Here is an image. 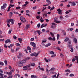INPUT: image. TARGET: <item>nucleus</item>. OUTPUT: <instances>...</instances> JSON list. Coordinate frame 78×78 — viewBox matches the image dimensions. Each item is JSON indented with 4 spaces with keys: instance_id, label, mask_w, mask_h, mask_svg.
Wrapping results in <instances>:
<instances>
[{
    "instance_id": "23",
    "label": "nucleus",
    "mask_w": 78,
    "mask_h": 78,
    "mask_svg": "<svg viewBox=\"0 0 78 78\" xmlns=\"http://www.w3.org/2000/svg\"><path fill=\"white\" fill-rule=\"evenodd\" d=\"M46 1L48 2V4H51V2H50V1L49 0H46Z\"/></svg>"
},
{
    "instance_id": "34",
    "label": "nucleus",
    "mask_w": 78,
    "mask_h": 78,
    "mask_svg": "<svg viewBox=\"0 0 78 78\" xmlns=\"http://www.w3.org/2000/svg\"><path fill=\"white\" fill-rule=\"evenodd\" d=\"M11 31H12V30L11 29L9 30L8 32L9 34H11Z\"/></svg>"
},
{
    "instance_id": "38",
    "label": "nucleus",
    "mask_w": 78,
    "mask_h": 78,
    "mask_svg": "<svg viewBox=\"0 0 78 78\" xmlns=\"http://www.w3.org/2000/svg\"><path fill=\"white\" fill-rule=\"evenodd\" d=\"M70 51L71 52H73V48L72 47H71V49L70 50Z\"/></svg>"
},
{
    "instance_id": "51",
    "label": "nucleus",
    "mask_w": 78,
    "mask_h": 78,
    "mask_svg": "<svg viewBox=\"0 0 78 78\" xmlns=\"http://www.w3.org/2000/svg\"><path fill=\"white\" fill-rule=\"evenodd\" d=\"M70 76H74V74H71L70 75Z\"/></svg>"
},
{
    "instance_id": "13",
    "label": "nucleus",
    "mask_w": 78,
    "mask_h": 78,
    "mask_svg": "<svg viewBox=\"0 0 78 78\" xmlns=\"http://www.w3.org/2000/svg\"><path fill=\"white\" fill-rule=\"evenodd\" d=\"M73 41L74 42H75V43L76 44L77 43V40L76 39V38H74L73 39Z\"/></svg>"
},
{
    "instance_id": "9",
    "label": "nucleus",
    "mask_w": 78,
    "mask_h": 78,
    "mask_svg": "<svg viewBox=\"0 0 78 78\" xmlns=\"http://www.w3.org/2000/svg\"><path fill=\"white\" fill-rule=\"evenodd\" d=\"M5 44H7L9 42H11V41L9 39H8L5 41Z\"/></svg>"
},
{
    "instance_id": "21",
    "label": "nucleus",
    "mask_w": 78,
    "mask_h": 78,
    "mask_svg": "<svg viewBox=\"0 0 78 78\" xmlns=\"http://www.w3.org/2000/svg\"><path fill=\"white\" fill-rule=\"evenodd\" d=\"M54 70H55V68H52L49 70V71H54Z\"/></svg>"
},
{
    "instance_id": "64",
    "label": "nucleus",
    "mask_w": 78,
    "mask_h": 78,
    "mask_svg": "<svg viewBox=\"0 0 78 78\" xmlns=\"http://www.w3.org/2000/svg\"><path fill=\"white\" fill-rule=\"evenodd\" d=\"M76 33H78V29H76Z\"/></svg>"
},
{
    "instance_id": "5",
    "label": "nucleus",
    "mask_w": 78,
    "mask_h": 78,
    "mask_svg": "<svg viewBox=\"0 0 78 78\" xmlns=\"http://www.w3.org/2000/svg\"><path fill=\"white\" fill-rule=\"evenodd\" d=\"M20 20H21L22 22H23V23L25 22H26V20H25V18L23 17V16H21L20 17Z\"/></svg>"
},
{
    "instance_id": "31",
    "label": "nucleus",
    "mask_w": 78,
    "mask_h": 78,
    "mask_svg": "<svg viewBox=\"0 0 78 78\" xmlns=\"http://www.w3.org/2000/svg\"><path fill=\"white\" fill-rule=\"evenodd\" d=\"M16 45L17 47H19V46H20V44H19V43H16Z\"/></svg>"
},
{
    "instance_id": "4",
    "label": "nucleus",
    "mask_w": 78,
    "mask_h": 78,
    "mask_svg": "<svg viewBox=\"0 0 78 78\" xmlns=\"http://www.w3.org/2000/svg\"><path fill=\"white\" fill-rule=\"evenodd\" d=\"M6 6H7V4L6 3L4 4L3 5L1 6V9H5Z\"/></svg>"
},
{
    "instance_id": "19",
    "label": "nucleus",
    "mask_w": 78,
    "mask_h": 78,
    "mask_svg": "<svg viewBox=\"0 0 78 78\" xmlns=\"http://www.w3.org/2000/svg\"><path fill=\"white\" fill-rule=\"evenodd\" d=\"M13 14V13L12 12H10V13L9 14V16L10 17H12V15Z\"/></svg>"
},
{
    "instance_id": "57",
    "label": "nucleus",
    "mask_w": 78,
    "mask_h": 78,
    "mask_svg": "<svg viewBox=\"0 0 78 78\" xmlns=\"http://www.w3.org/2000/svg\"><path fill=\"white\" fill-rule=\"evenodd\" d=\"M4 47L5 48H8V46H6V44H5L4 45Z\"/></svg>"
},
{
    "instance_id": "16",
    "label": "nucleus",
    "mask_w": 78,
    "mask_h": 78,
    "mask_svg": "<svg viewBox=\"0 0 78 78\" xmlns=\"http://www.w3.org/2000/svg\"><path fill=\"white\" fill-rule=\"evenodd\" d=\"M49 53H50V54H51V55H53L54 54H55V52H54V51H49Z\"/></svg>"
},
{
    "instance_id": "42",
    "label": "nucleus",
    "mask_w": 78,
    "mask_h": 78,
    "mask_svg": "<svg viewBox=\"0 0 78 78\" xmlns=\"http://www.w3.org/2000/svg\"><path fill=\"white\" fill-rule=\"evenodd\" d=\"M29 28V25H27L26 26V29H28Z\"/></svg>"
},
{
    "instance_id": "53",
    "label": "nucleus",
    "mask_w": 78,
    "mask_h": 78,
    "mask_svg": "<svg viewBox=\"0 0 78 78\" xmlns=\"http://www.w3.org/2000/svg\"><path fill=\"white\" fill-rule=\"evenodd\" d=\"M9 6L11 7H13V6H14V5L10 4Z\"/></svg>"
},
{
    "instance_id": "35",
    "label": "nucleus",
    "mask_w": 78,
    "mask_h": 78,
    "mask_svg": "<svg viewBox=\"0 0 78 78\" xmlns=\"http://www.w3.org/2000/svg\"><path fill=\"white\" fill-rule=\"evenodd\" d=\"M3 75H4L3 74L0 73V76H1V77H3Z\"/></svg>"
},
{
    "instance_id": "27",
    "label": "nucleus",
    "mask_w": 78,
    "mask_h": 78,
    "mask_svg": "<svg viewBox=\"0 0 78 78\" xmlns=\"http://www.w3.org/2000/svg\"><path fill=\"white\" fill-rule=\"evenodd\" d=\"M69 40V38H66L65 40V42H67V41H68Z\"/></svg>"
},
{
    "instance_id": "20",
    "label": "nucleus",
    "mask_w": 78,
    "mask_h": 78,
    "mask_svg": "<svg viewBox=\"0 0 78 78\" xmlns=\"http://www.w3.org/2000/svg\"><path fill=\"white\" fill-rule=\"evenodd\" d=\"M31 66H35V63H34L32 62L30 64Z\"/></svg>"
},
{
    "instance_id": "17",
    "label": "nucleus",
    "mask_w": 78,
    "mask_h": 78,
    "mask_svg": "<svg viewBox=\"0 0 78 78\" xmlns=\"http://www.w3.org/2000/svg\"><path fill=\"white\" fill-rule=\"evenodd\" d=\"M36 55V53H33L30 54V56H34Z\"/></svg>"
},
{
    "instance_id": "22",
    "label": "nucleus",
    "mask_w": 78,
    "mask_h": 78,
    "mask_svg": "<svg viewBox=\"0 0 78 78\" xmlns=\"http://www.w3.org/2000/svg\"><path fill=\"white\" fill-rule=\"evenodd\" d=\"M18 40H19L20 42L22 44V42H21V41H22V39L21 38H19L18 39Z\"/></svg>"
},
{
    "instance_id": "6",
    "label": "nucleus",
    "mask_w": 78,
    "mask_h": 78,
    "mask_svg": "<svg viewBox=\"0 0 78 78\" xmlns=\"http://www.w3.org/2000/svg\"><path fill=\"white\" fill-rule=\"evenodd\" d=\"M18 65L19 67H22V66H23V63H22V61H20L18 64Z\"/></svg>"
},
{
    "instance_id": "10",
    "label": "nucleus",
    "mask_w": 78,
    "mask_h": 78,
    "mask_svg": "<svg viewBox=\"0 0 78 78\" xmlns=\"http://www.w3.org/2000/svg\"><path fill=\"white\" fill-rule=\"evenodd\" d=\"M55 25H56V24H55V23H52V25L51 26V28H54V27H55Z\"/></svg>"
},
{
    "instance_id": "2",
    "label": "nucleus",
    "mask_w": 78,
    "mask_h": 78,
    "mask_svg": "<svg viewBox=\"0 0 78 78\" xmlns=\"http://www.w3.org/2000/svg\"><path fill=\"white\" fill-rule=\"evenodd\" d=\"M75 58H73L72 59V62H75V60H76L77 61V62L78 63V56H75Z\"/></svg>"
},
{
    "instance_id": "59",
    "label": "nucleus",
    "mask_w": 78,
    "mask_h": 78,
    "mask_svg": "<svg viewBox=\"0 0 78 78\" xmlns=\"http://www.w3.org/2000/svg\"><path fill=\"white\" fill-rule=\"evenodd\" d=\"M45 60V61L46 62H48V60H47V59L46 58L44 59Z\"/></svg>"
},
{
    "instance_id": "40",
    "label": "nucleus",
    "mask_w": 78,
    "mask_h": 78,
    "mask_svg": "<svg viewBox=\"0 0 78 78\" xmlns=\"http://www.w3.org/2000/svg\"><path fill=\"white\" fill-rule=\"evenodd\" d=\"M40 26H41V24H40V23H38L37 25V26L38 28H40Z\"/></svg>"
},
{
    "instance_id": "60",
    "label": "nucleus",
    "mask_w": 78,
    "mask_h": 78,
    "mask_svg": "<svg viewBox=\"0 0 78 78\" xmlns=\"http://www.w3.org/2000/svg\"><path fill=\"white\" fill-rule=\"evenodd\" d=\"M10 47H12V46H13V45H14V44H10Z\"/></svg>"
},
{
    "instance_id": "30",
    "label": "nucleus",
    "mask_w": 78,
    "mask_h": 78,
    "mask_svg": "<svg viewBox=\"0 0 78 78\" xmlns=\"http://www.w3.org/2000/svg\"><path fill=\"white\" fill-rule=\"evenodd\" d=\"M43 27H45L44 24H42L41 26V28H43Z\"/></svg>"
},
{
    "instance_id": "43",
    "label": "nucleus",
    "mask_w": 78,
    "mask_h": 78,
    "mask_svg": "<svg viewBox=\"0 0 78 78\" xmlns=\"http://www.w3.org/2000/svg\"><path fill=\"white\" fill-rule=\"evenodd\" d=\"M13 39H17V37H16V35H14L13 36Z\"/></svg>"
},
{
    "instance_id": "41",
    "label": "nucleus",
    "mask_w": 78,
    "mask_h": 78,
    "mask_svg": "<svg viewBox=\"0 0 78 78\" xmlns=\"http://www.w3.org/2000/svg\"><path fill=\"white\" fill-rule=\"evenodd\" d=\"M48 39L50 41H52V38L51 37H49L48 38Z\"/></svg>"
},
{
    "instance_id": "62",
    "label": "nucleus",
    "mask_w": 78,
    "mask_h": 78,
    "mask_svg": "<svg viewBox=\"0 0 78 78\" xmlns=\"http://www.w3.org/2000/svg\"><path fill=\"white\" fill-rule=\"evenodd\" d=\"M12 76H10L8 77L7 78H12Z\"/></svg>"
},
{
    "instance_id": "55",
    "label": "nucleus",
    "mask_w": 78,
    "mask_h": 78,
    "mask_svg": "<svg viewBox=\"0 0 78 78\" xmlns=\"http://www.w3.org/2000/svg\"><path fill=\"white\" fill-rule=\"evenodd\" d=\"M40 69L41 70H44V69L42 68H40Z\"/></svg>"
},
{
    "instance_id": "48",
    "label": "nucleus",
    "mask_w": 78,
    "mask_h": 78,
    "mask_svg": "<svg viewBox=\"0 0 78 78\" xmlns=\"http://www.w3.org/2000/svg\"><path fill=\"white\" fill-rule=\"evenodd\" d=\"M50 34H51V35H52V37H54L55 36L54 35V34H53V33H52L51 32V33H50Z\"/></svg>"
},
{
    "instance_id": "28",
    "label": "nucleus",
    "mask_w": 78,
    "mask_h": 78,
    "mask_svg": "<svg viewBox=\"0 0 78 78\" xmlns=\"http://www.w3.org/2000/svg\"><path fill=\"white\" fill-rule=\"evenodd\" d=\"M7 74H8V75H9V76L11 75H12V73H10L9 72H8Z\"/></svg>"
},
{
    "instance_id": "12",
    "label": "nucleus",
    "mask_w": 78,
    "mask_h": 78,
    "mask_svg": "<svg viewBox=\"0 0 78 78\" xmlns=\"http://www.w3.org/2000/svg\"><path fill=\"white\" fill-rule=\"evenodd\" d=\"M57 11H58V14H60L62 12V10H61V9H57Z\"/></svg>"
},
{
    "instance_id": "56",
    "label": "nucleus",
    "mask_w": 78,
    "mask_h": 78,
    "mask_svg": "<svg viewBox=\"0 0 78 78\" xmlns=\"http://www.w3.org/2000/svg\"><path fill=\"white\" fill-rule=\"evenodd\" d=\"M14 14H19V13L17 12H14Z\"/></svg>"
},
{
    "instance_id": "47",
    "label": "nucleus",
    "mask_w": 78,
    "mask_h": 78,
    "mask_svg": "<svg viewBox=\"0 0 78 78\" xmlns=\"http://www.w3.org/2000/svg\"><path fill=\"white\" fill-rule=\"evenodd\" d=\"M47 42V41H46V40L42 41V43H45V42Z\"/></svg>"
},
{
    "instance_id": "14",
    "label": "nucleus",
    "mask_w": 78,
    "mask_h": 78,
    "mask_svg": "<svg viewBox=\"0 0 78 78\" xmlns=\"http://www.w3.org/2000/svg\"><path fill=\"white\" fill-rule=\"evenodd\" d=\"M23 64H25L27 62L26 59H23V60L21 61Z\"/></svg>"
},
{
    "instance_id": "54",
    "label": "nucleus",
    "mask_w": 78,
    "mask_h": 78,
    "mask_svg": "<svg viewBox=\"0 0 78 78\" xmlns=\"http://www.w3.org/2000/svg\"><path fill=\"white\" fill-rule=\"evenodd\" d=\"M34 77V75H31V78H33Z\"/></svg>"
},
{
    "instance_id": "46",
    "label": "nucleus",
    "mask_w": 78,
    "mask_h": 78,
    "mask_svg": "<svg viewBox=\"0 0 78 78\" xmlns=\"http://www.w3.org/2000/svg\"><path fill=\"white\" fill-rule=\"evenodd\" d=\"M16 9H20V7L19 6L16 7Z\"/></svg>"
},
{
    "instance_id": "26",
    "label": "nucleus",
    "mask_w": 78,
    "mask_h": 78,
    "mask_svg": "<svg viewBox=\"0 0 78 78\" xmlns=\"http://www.w3.org/2000/svg\"><path fill=\"white\" fill-rule=\"evenodd\" d=\"M0 65L2 66H4V63L2 62H0Z\"/></svg>"
},
{
    "instance_id": "44",
    "label": "nucleus",
    "mask_w": 78,
    "mask_h": 78,
    "mask_svg": "<svg viewBox=\"0 0 78 78\" xmlns=\"http://www.w3.org/2000/svg\"><path fill=\"white\" fill-rule=\"evenodd\" d=\"M34 37L30 39L31 41H34Z\"/></svg>"
},
{
    "instance_id": "24",
    "label": "nucleus",
    "mask_w": 78,
    "mask_h": 78,
    "mask_svg": "<svg viewBox=\"0 0 78 78\" xmlns=\"http://www.w3.org/2000/svg\"><path fill=\"white\" fill-rule=\"evenodd\" d=\"M75 5H76V4L75 2L73 3L71 5V6H75Z\"/></svg>"
},
{
    "instance_id": "7",
    "label": "nucleus",
    "mask_w": 78,
    "mask_h": 78,
    "mask_svg": "<svg viewBox=\"0 0 78 78\" xmlns=\"http://www.w3.org/2000/svg\"><path fill=\"white\" fill-rule=\"evenodd\" d=\"M27 66L28 70H30L32 69V68H31V65L30 64L27 65Z\"/></svg>"
},
{
    "instance_id": "61",
    "label": "nucleus",
    "mask_w": 78,
    "mask_h": 78,
    "mask_svg": "<svg viewBox=\"0 0 78 78\" xmlns=\"http://www.w3.org/2000/svg\"><path fill=\"white\" fill-rule=\"evenodd\" d=\"M52 41H55V37H54L53 38H52Z\"/></svg>"
},
{
    "instance_id": "37",
    "label": "nucleus",
    "mask_w": 78,
    "mask_h": 78,
    "mask_svg": "<svg viewBox=\"0 0 78 78\" xmlns=\"http://www.w3.org/2000/svg\"><path fill=\"white\" fill-rule=\"evenodd\" d=\"M46 72H47V75H48V73H48V69H46Z\"/></svg>"
},
{
    "instance_id": "49",
    "label": "nucleus",
    "mask_w": 78,
    "mask_h": 78,
    "mask_svg": "<svg viewBox=\"0 0 78 78\" xmlns=\"http://www.w3.org/2000/svg\"><path fill=\"white\" fill-rule=\"evenodd\" d=\"M57 50H60V51H61V50L60 48L58 47H57Z\"/></svg>"
},
{
    "instance_id": "11",
    "label": "nucleus",
    "mask_w": 78,
    "mask_h": 78,
    "mask_svg": "<svg viewBox=\"0 0 78 78\" xmlns=\"http://www.w3.org/2000/svg\"><path fill=\"white\" fill-rule=\"evenodd\" d=\"M23 70H28V68H27V66H23Z\"/></svg>"
},
{
    "instance_id": "45",
    "label": "nucleus",
    "mask_w": 78,
    "mask_h": 78,
    "mask_svg": "<svg viewBox=\"0 0 78 78\" xmlns=\"http://www.w3.org/2000/svg\"><path fill=\"white\" fill-rule=\"evenodd\" d=\"M39 54V52H37V53H35V56H38Z\"/></svg>"
},
{
    "instance_id": "15",
    "label": "nucleus",
    "mask_w": 78,
    "mask_h": 78,
    "mask_svg": "<svg viewBox=\"0 0 78 78\" xmlns=\"http://www.w3.org/2000/svg\"><path fill=\"white\" fill-rule=\"evenodd\" d=\"M50 45H51V44L48 43L45 45V47H47L50 46Z\"/></svg>"
},
{
    "instance_id": "36",
    "label": "nucleus",
    "mask_w": 78,
    "mask_h": 78,
    "mask_svg": "<svg viewBox=\"0 0 78 78\" xmlns=\"http://www.w3.org/2000/svg\"><path fill=\"white\" fill-rule=\"evenodd\" d=\"M66 72H69V73H70V71L69 69H66Z\"/></svg>"
},
{
    "instance_id": "29",
    "label": "nucleus",
    "mask_w": 78,
    "mask_h": 78,
    "mask_svg": "<svg viewBox=\"0 0 78 78\" xmlns=\"http://www.w3.org/2000/svg\"><path fill=\"white\" fill-rule=\"evenodd\" d=\"M55 9V7L52 6V7L51 8V9L50 10V11H51V10H53Z\"/></svg>"
},
{
    "instance_id": "3",
    "label": "nucleus",
    "mask_w": 78,
    "mask_h": 78,
    "mask_svg": "<svg viewBox=\"0 0 78 78\" xmlns=\"http://www.w3.org/2000/svg\"><path fill=\"white\" fill-rule=\"evenodd\" d=\"M7 22L8 23H10V22H12V24H14V20H13V19H10L9 20H7Z\"/></svg>"
},
{
    "instance_id": "58",
    "label": "nucleus",
    "mask_w": 78,
    "mask_h": 78,
    "mask_svg": "<svg viewBox=\"0 0 78 78\" xmlns=\"http://www.w3.org/2000/svg\"><path fill=\"white\" fill-rule=\"evenodd\" d=\"M18 24L19 25V27H20V25H22V23H18Z\"/></svg>"
},
{
    "instance_id": "18",
    "label": "nucleus",
    "mask_w": 78,
    "mask_h": 78,
    "mask_svg": "<svg viewBox=\"0 0 78 78\" xmlns=\"http://www.w3.org/2000/svg\"><path fill=\"white\" fill-rule=\"evenodd\" d=\"M39 35H40L41 34V31L40 30H37L36 31Z\"/></svg>"
},
{
    "instance_id": "32",
    "label": "nucleus",
    "mask_w": 78,
    "mask_h": 78,
    "mask_svg": "<svg viewBox=\"0 0 78 78\" xmlns=\"http://www.w3.org/2000/svg\"><path fill=\"white\" fill-rule=\"evenodd\" d=\"M59 36H60L59 34H57V40H58V39H59Z\"/></svg>"
},
{
    "instance_id": "39",
    "label": "nucleus",
    "mask_w": 78,
    "mask_h": 78,
    "mask_svg": "<svg viewBox=\"0 0 78 78\" xmlns=\"http://www.w3.org/2000/svg\"><path fill=\"white\" fill-rule=\"evenodd\" d=\"M51 77L53 78H56V75H53L51 76Z\"/></svg>"
},
{
    "instance_id": "63",
    "label": "nucleus",
    "mask_w": 78,
    "mask_h": 78,
    "mask_svg": "<svg viewBox=\"0 0 78 78\" xmlns=\"http://www.w3.org/2000/svg\"><path fill=\"white\" fill-rule=\"evenodd\" d=\"M0 41H2V42L4 41V39H0Z\"/></svg>"
},
{
    "instance_id": "33",
    "label": "nucleus",
    "mask_w": 78,
    "mask_h": 78,
    "mask_svg": "<svg viewBox=\"0 0 78 78\" xmlns=\"http://www.w3.org/2000/svg\"><path fill=\"white\" fill-rule=\"evenodd\" d=\"M56 56V54H53L51 56V57H55Z\"/></svg>"
},
{
    "instance_id": "25",
    "label": "nucleus",
    "mask_w": 78,
    "mask_h": 78,
    "mask_svg": "<svg viewBox=\"0 0 78 78\" xmlns=\"http://www.w3.org/2000/svg\"><path fill=\"white\" fill-rule=\"evenodd\" d=\"M62 32L63 33V35H65V36H66V31H65L64 30H62Z\"/></svg>"
},
{
    "instance_id": "50",
    "label": "nucleus",
    "mask_w": 78,
    "mask_h": 78,
    "mask_svg": "<svg viewBox=\"0 0 78 78\" xmlns=\"http://www.w3.org/2000/svg\"><path fill=\"white\" fill-rule=\"evenodd\" d=\"M27 48L29 50H31V48H30L29 46L27 47Z\"/></svg>"
},
{
    "instance_id": "1",
    "label": "nucleus",
    "mask_w": 78,
    "mask_h": 78,
    "mask_svg": "<svg viewBox=\"0 0 78 78\" xmlns=\"http://www.w3.org/2000/svg\"><path fill=\"white\" fill-rule=\"evenodd\" d=\"M30 44L31 45H32V46H33L34 47V49H35V48H36V43L33 42H31L30 43Z\"/></svg>"
},
{
    "instance_id": "8",
    "label": "nucleus",
    "mask_w": 78,
    "mask_h": 78,
    "mask_svg": "<svg viewBox=\"0 0 78 78\" xmlns=\"http://www.w3.org/2000/svg\"><path fill=\"white\" fill-rule=\"evenodd\" d=\"M57 20H58V19H57V18L56 17L54 18L55 22V23H60V21H57Z\"/></svg>"
},
{
    "instance_id": "52",
    "label": "nucleus",
    "mask_w": 78,
    "mask_h": 78,
    "mask_svg": "<svg viewBox=\"0 0 78 78\" xmlns=\"http://www.w3.org/2000/svg\"><path fill=\"white\" fill-rule=\"evenodd\" d=\"M25 3L26 5H28V4L29 3V2H28L27 1H26L25 2Z\"/></svg>"
}]
</instances>
